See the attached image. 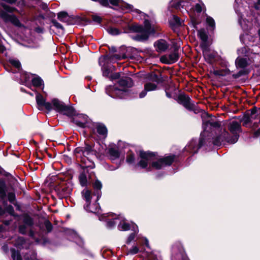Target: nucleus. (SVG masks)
<instances>
[{"label":"nucleus","mask_w":260,"mask_h":260,"mask_svg":"<svg viewBox=\"0 0 260 260\" xmlns=\"http://www.w3.org/2000/svg\"><path fill=\"white\" fill-rule=\"evenodd\" d=\"M202 118L203 131L199 142L191 140L185 147L186 151L196 153L206 144L220 146L226 143L235 144L238 141L241 132L239 120H233L228 124L226 122L216 121L212 115H202Z\"/></svg>","instance_id":"f257e3e1"},{"label":"nucleus","mask_w":260,"mask_h":260,"mask_svg":"<svg viewBox=\"0 0 260 260\" xmlns=\"http://www.w3.org/2000/svg\"><path fill=\"white\" fill-rule=\"evenodd\" d=\"M141 160L138 166L142 168H146L147 171L152 169H161L171 165L174 160V156L170 155L164 157H159L157 155L153 152H140Z\"/></svg>","instance_id":"f03ea898"},{"label":"nucleus","mask_w":260,"mask_h":260,"mask_svg":"<svg viewBox=\"0 0 260 260\" xmlns=\"http://www.w3.org/2000/svg\"><path fill=\"white\" fill-rule=\"evenodd\" d=\"M93 187L95 190L93 193L86 189L82 191V197L86 201L84 208L87 211L98 213L100 208L97 202L101 196V189L102 187V184L100 181L96 179L93 183Z\"/></svg>","instance_id":"7ed1b4c3"},{"label":"nucleus","mask_w":260,"mask_h":260,"mask_svg":"<svg viewBox=\"0 0 260 260\" xmlns=\"http://www.w3.org/2000/svg\"><path fill=\"white\" fill-rule=\"evenodd\" d=\"M75 153L77 157L81 158V161L85 164L86 167H91V165L87 163V161L92 163L90 161V157L95 154V152L91 146L86 144L84 147L76 148L75 150Z\"/></svg>","instance_id":"20e7f679"},{"label":"nucleus","mask_w":260,"mask_h":260,"mask_svg":"<svg viewBox=\"0 0 260 260\" xmlns=\"http://www.w3.org/2000/svg\"><path fill=\"white\" fill-rule=\"evenodd\" d=\"M177 102L190 111H192L194 113L200 112V109L198 108V104L192 101L189 96L185 94L179 95Z\"/></svg>","instance_id":"39448f33"},{"label":"nucleus","mask_w":260,"mask_h":260,"mask_svg":"<svg viewBox=\"0 0 260 260\" xmlns=\"http://www.w3.org/2000/svg\"><path fill=\"white\" fill-rule=\"evenodd\" d=\"M113 219L118 220L117 226L119 230L125 231L131 230L135 232H139L137 225L134 222H131V223H128L123 216L119 215H118V218L113 217Z\"/></svg>","instance_id":"423d86ee"},{"label":"nucleus","mask_w":260,"mask_h":260,"mask_svg":"<svg viewBox=\"0 0 260 260\" xmlns=\"http://www.w3.org/2000/svg\"><path fill=\"white\" fill-rule=\"evenodd\" d=\"M51 104L53 108L57 112H66L68 114H74L75 112V109L73 107L65 105L57 99H52Z\"/></svg>","instance_id":"0eeeda50"},{"label":"nucleus","mask_w":260,"mask_h":260,"mask_svg":"<svg viewBox=\"0 0 260 260\" xmlns=\"http://www.w3.org/2000/svg\"><path fill=\"white\" fill-rule=\"evenodd\" d=\"M70 120L81 127L87 126L89 119L87 115H67Z\"/></svg>","instance_id":"6e6552de"},{"label":"nucleus","mask_w":260,"mask_h":260,"mask_svg":"<svg viewBox=\"0 0 260 260\" xmlns=\"http://www.w3.org/2000/svg\"><path fill=\"white\" fill-rule=\"evenodd\" d=\"M0 16L6 22H10L14 25L18 27H25L24 25L20 22L18 18L15 15L8 14L4 11H2L0 13Z\"/></svg>","instance_id":"1a4fd4ad"},{"label":"nucleus","mask_w":260,"mask_h":260,"mask_svg":"<svg viewBox=\"0 0 260 260\" xmlns=\"http://www.w3.org/2000/svg\"><path fill=\"white\" fill-rule=\"evenodd\" d=\"M113 217L118 218V215H116L112 213L104 214L99 217V219L100 220L107 221V227L108 228H112L115 226L116 224L118 223V220L113 219Z\"/></svg>","instance_id":"9d476101"},{"label":"nucleus","mask_w":260,"mask_h":260,"mask_svg":"<svg viewBox=\"0 0 260 260\" xmlns=\"http://www.w3.org/2000/svg\"><path fill=\"white\" fill-rule=\"evenodd\" d=\"M37 104L40 110L46 109L48 111L53 109L51 104L46 102L42 95L38 93L36 96Z\"/></svg>","instance_id":"9b49d317"},{"label":"nucleus","mask_w":260,"mask_h":260,"mask_svg":"<svg viewBox=\"0 0 260 260\" xmlns=\"http://www.w3.org/2000/svg\"><path fill=\"white\" fill-rule=\"evenodd\" d=\"M198 36L203 41L201 44V47L203 50V55L206 57L207 55L208 47L206 45V42L208 40V36L204 29H201L198 31Z\"/></svg>","instance_id":"f8f14e48"},{"label":"nucleus","mask_w":260,"mask_h":260,"mask_svg":"<svg viewBox=\"0 0 260 260\" xmlns=\"http://www.w3.org/2000/svg\"><path fill=\"white\" fill-rule=\"evenodd\" d=\"M179 58L177 49H175L173 52L170 53L168 56H162L161 60L162 62L171 64L176 62Z\"/></svg>","instance_id":"ddd939ff"},{"label":"nucleus","mask_w":260,"mask_h":260,"mask_svg":"<svg viewBox=\"0 0 260 260\" xmlns=\"http://www.w3.org/2000/svg\"><path fill=\"white\" fill-rule=\"evenodd\" d=\"M106 93L113 98H121L122 94V90L113 86H108L106 88Z\"/></svg>","instance_id":"4468645a"},{"label":"nucleus","mask_w":260,"mask_h":260,"mask_svg":"<svg viewBox=\"0 0 260 260\" xmlns=\"http://www.w3.org/2000/svg\"><path fill=\"white\" fill-rule=\"evenodd\" d=\"M59 198H63L68 197L71 193V189L66 185H61L55 189Z\"/></svg>","instance_id":"2eb2a0df"},{"label":"nucleus","mask_w":260,"mask_h":260,"mask_svg":"<svg viewBox=\"0 0 260 260\" xmlns=\"http://www.w3.org/2000/svg\"><path fill=\"white\" fill-rule=\"evenodd\" d=\"M14 238V245L19 248H28V244L22 237H15Z\"/></svg>","instance_id":"dca6fc26"},{"label":"nucleus","mask_w":260,"mask_h":260,"mask_svg":"<svg viewBox=\"0 0 260 260\" xmlns=\"http://www.w3.org/2000/svg\"><path fill=\"white\" fill-rule=\"evenodd\" d=\"M154 46L156 47V50L158 52L165 51L169 47V45L167 42L162 39L156 42L154 44Z\"/></svg>","instance_id":"f3484780"},{"label":"nucleus","mask_w":260,"mask_h":260,"mask_svg":"<svg viewBox=\"0 0 260 260\" xmlns=\"http://www.w3.org/2000/svg\"><path fill=\"white\" fill-rule=\"evenodd\" d=\"M96 128L99 135L103 138H105L107 136L108 130L106 126L102 123H98L96 125Z\"/></svg>","instance_id":"a211bd4d"},{"label":"nucleus","mask_w":260,"mask_h":260,"mask_svg":"<svg viewBox=\"0 0 260 260\" xmlns=\"http://www.w3.org/2000/svg\"><path fill=\"white\" fill-rule=\"evenodd\" d=\"M7 187L5 181L3 179H0V197L4 200L7 196Z\"/></svg>","instance_id":"6ab92c4d"},{"label":"nucleus","mask_w":260,"mask_h":260,"mask_svg":"<svg viewBox=\"0 0 260 260\" xmlns=\"http://www.w3.org/2000/svg\"><path fill=\"white\" fill-rule=\"evenodd\" d=\"M108 152L110 159L112 161L115 160L119 157V152L116 147L110 148Z\"/></svg>","instance_id":"aec40b11"},{"label":"nucleus","mask_w":260,"mask_h":260,"mask_svg":"<svg viewBox=\"0 0 260 260\" xmlns=\"http://www.w3.org/2000/svg\"><path fill=\"white\" fill-rule=\"evenodd\" d=\"M182 248L181 246H173L172 247L173 256L175 258L176 256L179 258L182 255Z\"/></svg>","instance_id":"412c9836"},{"label":"nucleus","mask_w":260,"mask_h":260,"mask_svg":"<svg viewBox=\"0 0 260 260\" xmlns=\"http://www.w3.org/2000/svg\"><path fill=\"white\" fill-rule=\"evenodd\" d=\"M236 66L238 68L244 69L247 66V60L245 58H240L236 60Z\"/></svg>","instance_id":"4be33fe9"},{"label":"nucleus","mask_w":260,"mask_h":260,"mask_svg":"<svg viewBox=\"0 0 260 260\" xmlns=\"http://www.w3.org/2000/svg\"><path fill=\"white\" fill-rule=\"evenodd\" d=\"M58 19L62 22H68L70 17L68 14L65 12H61L58 14Z\"/></svg>","instance_id":"5701e85b"},{"label":"nucleus","mask_w":260,"mask_h":260,"mask_svg":"<svg viewBox=\"0 0 260 260\" xmlns=\"http://www.w3.org/2000/svg\"><path fill=\"white\" fill-rule=\"evenodd\" d=\"M239 122H242L244 126H248L251 119L249 115H243L242 118L239 119Z\"/></svg>","instance_id":"b1692460"},{"label":"nucleus","mask_w":260,"mask_h":260,"mask_svg":"<svg viewBox=\"0 0 260 260\" xmlns=\"http://www.w3.org/2000/svg\"><path fill=\"white\" fill-rule=\"evenodd\" d=\"M79 180L80 184L82 186H86L87 184V179L86 175L84 173H82L80 174L79 176Z\"/></svg>","instance_id":"393cba45"},{"label":"nucleus","mask_w":260,"mask_h":260,"mask_svg":"<svg viewBox=\"0 0 260 260\" xmlns=\"http://www.w3.org/2000/svg\"><path fill=\"white\" fill-rule=\"evenodd\" d=\"M6 212L8 213L10 215H12L13 214L14 212V210L13 209V207L11 205L8 206L6 209ZM5 213V211L1 207H0V217L3 216Z\"/></svg>","instance_id":"a878e982"},{"label":"nucleus","mask_w":260,"mask_h":260,"mask_svg":"<svg viewBox=\"0 0 260 260\" xmlns=\"http://www.w3.org/2000/svg\"><path fill=\"white\" fill-rule=\"evenodd\" d=\"M145 90L147 91L154 90L157 88V85L153 83L147 82L144 85Z\"/></svg>","instance_id":"bb28decb"},{"label":"nucleus","mask_w":260,"mask_h":260,"mask_svg":"<svg viewBox=\"0 0 260 260\" xmlns=\"http://www.w3.org/2000/svg\"><path fill=\"white\" fill-rule=\"evenodd\" d=\"M11 257L13 260H22L20 255L19 252L18 251H15L14 249H11Z\"/></svg>","instance_id":"cd10ccee"},{"label":"nucleus","mask_w":260,"mask_h":260,"mask_svg":"<svg viewBox=\"0 0 260 260\" xmlns=\"http://www.w3.org/2000/svg\"><path fill=\"white\" fill-rule=\"evenodd\" d=\"M43 81L40 77H36L32 80V84L36 87H40Z\"/></svg>","instance_id":"c85d7f7f"},{"label":"nucleus","mask_w":260,"mask_h":260,"mask_svg":"<svg viewBox=\"0 0 260 260\" xmlns=\"http://www.w3.org/2000/svg\"><path fill=\"white\" fill-rule=\"evenodd\" d=\"M1 6H2V7L4 8V9L5 10H6V11H8L9 12H13L18 11L17 10V9H16L15 8L10 7V6L6 5L5 4H4V3H2L1 4Z\"/></svg>","instance_id":"c756f323"},{"label":"nucleus","mask_w":260,"mask_h":260,"mask_svg":"<svg viewBox=\"0 0 260 260\" xmlns=\"http://www.w3.org/2000/svg\"><path fill=\"white\" fill-rule=\"evenodd\" d=\"M139 252V249L137 246H133L131 249L128 250L127 254L134 255Z\"/></svg>","instance_id":"7c9ffc66"},{"label":"nucleus","mask_w":260,"mask_h":260,"mask_svg":"<svg viewBox=\"0 0 260 260\" xmlns=\"http://www.w3.org/2000/svg\"><path fill=\"white\" fill-rule=\"evenodd\" d=\"M23 223L25 225L31 226L33 224V220L30 217L26 216L23 219Z\"/></svg>","instance_id":"2f4dec72"},{"label":"nucleus","mask_w":260,"mask_h":260,"mask_svg":"<svg viewBox=\"0 0 260 260\" xmlns=\"http://www.w3.org/2000/svg\"><path fill=\"white\" fill-rule=\"evenodd\" d=\"M9 62L12 66L17 69H19L21 67L20 62L18 60L12 59H10Z\"/></svg>","instance_id":"473e14b6"},{"label":"nucleus","mask_w":260,"mask_h":260,"mask_svg":"<svg viewBox=\"0 0 260 260\" xmlns=\"http://www.w3.org/2000/svg\"><path fill=\"white\" fill-rule=\"evenodd\" d=\"M138 233V232H135L133 231L132 233H131L128 237L127 238V239L126 240V243L129 244L133 240H134L136 237V235Z\"/></svg>","instance_id":"72a5a7b5"},{"label":"nucleus","mask_w":260,"mask_h":260,"mask_svg":"<svg viewBox=\"0 0 260 260\" xmlns=\"http://www.w3.org/2000/svg\"><path fill=\"white\" fill-rule=\"evenodd\" d=\"M206 22L207 24L211 27L214 28L215 27V21L214 19L211 17H207L206 18Z\"/></svg>","instance_id":"f704fd0d"},{"label":"nucleus","mask_w":260,"mask_h":260,"mask_svg":"<svg viewBox=\"0 0 260 260\" xmlns=\"http://www.w3.org/2000/svg\"><path fill=\"white\" fill-rule=\"evenodd\" d=\"M204 4H197L194 6V10L197 13H201L202 11Z\"/></svg>","instance_id":"c9c22d12"},{"label":"nucleus","mask_w":260,"mask_h":260,"mask_svg":"<svg viewBox=\"0 0 260 260\" xmlns=\"http://www.w3.org/2000/svg\"><path fill=\"white\" fill-rule=\"evenodd\" d=\"M8 198L11 203H13L15 200V194L13 192L8 193Z\"/></svg>","instance_id":"e433bc0d"},{"label":"nucleus","mask_w":260,"mask_h":260,"mask_svg":"<svg viewBox=\"0 0 260 260\" xmlns=\"http://www.w3.org/2000/svg\"><path fill=\"white\" fill-rule=\"evenodd\" d=\"M135 156L134 154H131L127 155L126 161L128 164H133L135 161Z\"/></svg>","instance_id":"4c0bfd02"},{"label":"nucleus","mask_w":260,"mask_h":260,"mask_svg":"<svg viewBox=\"0 0 260 260\" xmlns=\"http://www.w3.org/2000/svg\"><path fill=\"white\" fill-rule=\"evenodd\" d=\"M108 31L109 34L112 35H116L119 34V30L115 28H109L108 29Z\"/></svg>","instance_id":"58836bf2"},{"label":"nucleus","mask_w":260,"mask_h":260,"mask_svg":"<svg viewBox=\"0 0 260 260\" xmlns=\"http://www.w3.org/2000/svg\"><path fill=\"white\" fill-rule=\"evenodd\" d=\"M147 254H146V256L148 258V260H155L156 259V260H160V259H157L156 256L155 255H154L153 253H152L151 252V253H149V252L147 251L146 252Z\"/></svg>","instance_id":"ea45409f"},{"label":"nucleus","mask_w":260,"mask_h":260,"mask_svg":"<svg viewBox=\"0 0 260 260\" xmlns=\"http://www.w3.org/2000/svg\"><path fill=\"white\" fill-rule=\"evenodd\" d=\"M44 224H45V228H46L47 232H51L52 230V224L50 223V222H49L48 220H46L45 221Z\"/></svg>","instance_id":"a19ab883"},{"label":"nucleus","mask_w":260,"mask_h":260,"mask_svg":"<svg viewBox=\"0 0 260 260\" xmlns=\"http://www.w3.org/2000/svg\"><path fill=\"white\" fill-rule=\"evenodd\" d=\"M19 232L22 234H25L26 232V225L24 224L20 225L19 226Z\"/></svg>","instance_id":"79ce46f5"},{"label":"nucleus","mask_w":260,"mask_h":260,"mask_svg":"<svg viewBox=\"0 0 260 260\" xmlns=\"http://www.w3.org/2000/svg\"><path fill=\"white\" fill-rule=\"evenodd\" d=\"M92 19L93 21L99 23H100L102 21L101 17L98 15H93L92 16Z\"/></svg>","instance_id":"37998d69"},{"label":"nucleus","mask_w":260,"mask_h":260,"mask_svg":"<svg viewBox=\"0 0 260 260\" xmlns=\"http://www.w3.org/2000/svg\"><path fill=\"white\" fill-rule=\"evenodd\" d=\"M150 78L153 81L156 82L157 83L159 81V78L154 73L151 74Z\"/></svg>","instance_id":"c03bdc74"},{"label":"nucleus","mask_w":260,"mask_h":260,"mask_svg":"<svg viewBox=\"0 0 260 260\" xmlns=\"http://www.w3.org/2000/svg\"><path fill=\"white\" fill-rule=\"evenodd\" d=\"M109 3L113 6H118L121 3V0H109Z\"/></svg>","instance_id":"a18cd8bd"},{"label":"nucleus","mask_w":260,"mask_h":260,"mask_svg":"<svg viewBox=\"0 0 260 260\" xmlns=\"http://www.w3.org/2000/svg\"><path fill=\"white\" fill-rule=\"evenodd\" d=\"M100 4L104 7L109 6V0H99Z\"/></svg>","instance_id":"49530a36"},{"label":"nucleus","mask_w":260,"mask_h":260,"mask_svg":"<svg viewBox=\"0 0 260 260\" xmlns=\"http://www.w3.org/2000/svg\"><path fill=\"white\" fill-rule=\"evenodd\" d=\"M120 77L119 73H114L109 76L111 80L116 79L119 78Z\"/></svg>","instance_id":"de8ad7c7"},{"label":"nucleus","mask_w":260,"mask_h":260,"mask_svg":"<svg viewBox=\"0 0 260 260\" xmlns=\"http://www.w3.org/2000/svg\"><path fill=\"white\" fill-rule=\"evenodd\" d=\"M52 23L53 24V25L57 28H61V29H62L63 28V27L59 23H58V22H57L55 20H53L52 21Z\"/></svg>","instance_id":"09e8293b"},{"label":"nucleus","mask_w":260,"mask_h":260,"mask_svg":"<svg viewBox=\"0 0 260 260\" xmlns=\"http://www.w3.org/2000/svg\"><path fill=\"white\" fill-rule=\"evenodd\" d=\"M173 19L176 24L178 25H180L181 24L180 19L178 17L174 16Z\"/></svg>","instance_id":"8fccbe9b"},{"label":"nucleus","mask_w":260,"mask_h":260,"mask_svg":"<svg viewBox=\"0 0 260 260\" xmlns=\"http://www.w3.org/2000/svg\"><path fill=\"white\" fill-rule=\"evenodd\" d=\"M135 29L138 32H143L144 28L142 26H136Z\"/></svg>","instance_id":"3c124183"},{"label":"nucleus","mask_w":260,"mask_h":260,"mask_svg":"<svg viewBox=\"0 0 260 260\" xmlns=\"http://www.w3.org/2000/svg\"><path fill=\"white\" fill-rule=\"evenodd\" d=\"M208 52H207V55L205 57L204 55V57L205 58H209V59H211V58H214V55H212V54L210 53V52H209V48H208Z\"/></svg>","instance_id":"603ef678"},{"label":"nucleus","mask_w":260,"mask_h":260,"mask_svg":"<svg viewBox=\"0 0 260 260\" xmlns=\"http://www.w3.org/2000/svg\"><path fill=\"white\" fill-rule=\"evenodd\" d=\"M147 92H148L147 90H144L143 91H142L139 94V97L140 98H143L144 97H145L147 94Z\"/></svg>","instance_id":"864d4df0"},{"label":"nucleus","mask_w":260,"mask_h":260,"mask_svg":"<svg viewBox=\"0 0 260 260\" xmlns=\"http://www.w3.org/2000/svg\"><path fill=\"white\" fill-rule=\"evenodd\" d=\"M143 241H144V243L145 244V245L146 246V247L147 248H149V242H148V240L147 239H146V238H144L143 239Z\"/></svg>","instance_id":"5fc2aeb1"},{"label":"nucleus","mask_w":260,"mask_h":260,"mask_svg":"<svg viewBox=\"0 0 260 260\" xmlns=\"http://www.w3.org/2000/svg\"><path fill=\"white\" fill-rule=\"evenodd\" d=\"M145 25L146 27V29H147V30L149 29L150 24L148 20L145 21Z\"/></svg>","instance_id":"6e6d98bb"},{"label":"nucleus","mask_w":260,"mask_h":260,"mask_svg":"<svg viewBox=\"0 0 260 260\" xmlns=\"http://www.w3.org/2000/svg\"><path fill=\"white\" fill-rule=\"evenodd\" d=\"M2 248L3 249V250L5 252H7L8 250V245L7 244H5L4 245H3V246L2 247Z\"/></svg>","instance_id":"4d7b16f0"},{"label":"nucleus","mask_w":260,"mask_h":260,"mask_svg":"<svg viewBox=\"0 0 260 260\" xmlns=\"http://www.w3.org/2000/svg\"><path fill=\"white\" fill-rule=\"evenodd\" d=\"M103 75H104V76H105L106 77H108L109 76V71H108V70H105V71H104Z\"/></svg>","instance_id":"13d9d810"},{"label":"nucleus","mask_w":260,"mask_h":260,"mask_svg":"<svg viewBox=\"0 0 260 260\" xmlns=\"http://www.w3.org/2000/svg\"><path fill=\"white\" fill-rule=\"evenodd\" d=\"M5 50V48L3 45H0V52H4Z\"/></svg>","instance_id":"bf43d9fd"},{"label":"nucleus","mask_w":260,"mask_h":260,"mask_svg":"<svg viewBox=\"0 0 260 260\" xmlns=\"http://www.w3.org/2000/svg\"><path fill=\"white\" fill-rule=\"evenodd\" d=\"M119 83H120V84L122 85H126L125 81V80H123V79L121 80L120 81Z\"/></svg>","instance_id":"052dcab7"},{"label":"nucleus","mask_w":260,"mask_h":260,"mask_svg":"<svg viewBox=\"0 0 260 260\" xmlns=\"http://www.w3.org/2000/svg\"><path fill=\"white\" fill-rule=\"evenodd\" d=\"M4 223L6 225H8L10 224V220H6L4 222Z\"/></svg>","instance_id":"680f3d73"},{"label":"nucleus","mask_w":260,"mask_h":260,"mask_svg":"<svg viewBox=\"0 0 260 260\" xmlns=\"http://www.w3.org/2000/svg\"><path fill=\"white\" fill-rule=\"evenodd\" d=\"M29 235L30 237H33L34 235V233L32 231H30L29 233Z\"/></svg>","instance_id":"e2e57ef3"},{"label":"nucleus","mask_w":260,"mask_h":260,"mask_svg":"<svg viewBox=\"0 0 260 260\" xmlns=\"http://www.w3.org/2000/svg\"><path fill=\"white\" fill-rule=\"evenodd\" d=\"M4 230V228H3V225H1L0 226V233L3 232Z\"/></svg>","instance_id":"0e129e2a"},{"label":"nucleus","mask_w":260,"mask_h":260,"mask_svg":"<svg viewBox=\"0 0 260 260\" xmlns=\"http://www.w3.org/2000/svg\"><path fill=\"white\" fill-rule=\"evenodd\" d=\"M118 168V166H117V167H116V168H110V170H111V171L115 170H116V169H117Z\"/></svg>","instance_id":"69168bd1"},{"label":"nucleus","mask_w":260,"mask_h":260,"mask_svg":"<svg viewBox=\"0 0 260 260\" xmlns=\"http://www.w3.org/2000/svg\"><path fill=\"white\" fill-rule=\"evenodd\" d=\"M36 258V254H34L32 257H31V260H34Z\"/></svg>","instance_id":"338daca9"},{"label":"nucleus","mask_w":260,"mask_h":260,"mask_svg":"<svg viewBox=\"0 0 260 260\" xmlns=\"http://www.w3.org/2000/svg\"><path fill=\"white\" fill-rule=\"evenodd\" d=\"M251 114H254V109H252V111H251Z\"/></svg>","instance_id":"774afa93"}]
</instances>
